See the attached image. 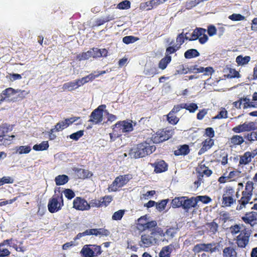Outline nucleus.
I'll list each match as a JSON object with an SVG mask.
<instances>
[{"label":"nucleus","mask_w":257,"mask_h":257,"mask_svg":"<svg viewBox=\"0 0 257 257\" xmlns=\"http://www.w3.org/2000/svg\"><path fill=\"white\" fill-rule=\"evenodd\" d=\"M79 117H74L69 118H66L63 121L58 122L55 126L56 132H59L67 128L72 123L76 121Z\"/></svg>","instance_id":"16"},{"label":"nucleus","mask_w":257,"mask_h":257,"mask_svg":"<svg viewBox=\"0 0 257 257\" xmlns=\"http://www.w3.org/2000/svg\"><path fill=\"white\" fill-rule=\"evenodd\" d=\"M188 33H184L183 32L179 34L176 38V45L179 46L180 48L181 46L184 43L185 40H189V37L187 36Z\"/></svg>","instance_id":"30"},{"label":"nucleus","mask_w":257,"mask_h":257,"mask_svg":"<svg viewBox=\"0 0 257 257\" xmlns=\"http://www.w3.org/2000/svg\"><path fill=\"white\" fill-rule=\"evenodd\" d=\"M156 147L147 142L138 144L134 149L135 157L137 158H143L152 154L156 150Z\"/></svg>","instance_id":"3"},{"label":"nucleus","mask_w":257,"mask_h":257,"mask_svg":"<svg viewBox=\"0 0 257 257\" xmlns=\"http://www.w3.org/2000/svg\"><path fill=\"white\" fill-rule=\"evenodd\" d=\"M253 183L250 181H247L245 184L244 189L240 195V198L237 200L238 204L236 207L237 210H241L246 208L248 203H252V202H250V201L253 195Z\"/></svg>","instance_id":"1"},{"label":"nucleus","mask_w":257,"mask_h":257,"mask_svg":"<svg viewBox=\"0 0 257 257\" xmlns=\"http://www.w3.org/2000/svg\"><path fill=\"white\" fill-rule=\"evenodd\" d=\"M203 246L204 251L213 252L217 250V247L214 243H203Z\"/></svg>","instance_id":"45"},{"label":"nucleus","mask_w":257,"mask_h":257,"mask_svg":"<svg viewBox=\"0 0 257 257\" xmlns=\"http://www.w3.org/2000/svg\"><path fill=\"white\" fill-rule=\"evenodd\" d=\"M185 198L183 200L182 208L185 210L186 212H188L189 210L192 208H195L197 206L196 201L195 197H192L188 198L187 196H185Z\"/></svg>","instance_id":"18"},{"label":"nucleus","mask_w":257,"mask_h":257,"mask_svg":"<svg viewBox=\"0 0 257 257\" xmlns=\"http://www.w3.org/2000/svg\"><path fill=\"white\" fill-rule=\"evenodd\" d=\"M244 142L242 137L238 135H234L230 138L228 141V145L230 147L241 145Z\"/></svg>","instance_id":"20"},{"label":"nucleus","mask_w":257,"mask_h":257,"mask_svg":"<svg viewBox=\"0 0 257 257\" xmlns=\"http://www.w3.org/2000/svg\"><path fill=\"white\" fill-rule=\"evenodd\" d=\"M62 89L64 91H72L77 89L74 81H70L65 83L62 86Z\"/></svg>","instance_id":"43"},{"label":"nucleus","mask_w":257,"mask_h":257,"mask_svg":"<svg viewBox=\"0 0 257 257\" xmlns=\"http://www.w3.org/2000/svg\"><path fill=\"white\" fill-rule=\"evenodd\" d=\"M161 0H151L146 2L145 5L148 8L147 10H151L161 4Z\"/></svg>","instance_id":"41"},{"label":"nucleus","mask_w":257,"mask_h":257,"mask_svg":"<svg viewBox=\"0 0 257 257\" xmlns=\"http://www.w3.org/2000/svg\"><path fill=\"white\" fill-rule=\"evenodd\" d=\"M236 202V199L234 197L226 196L222 197V206L223 207H230Z\"/></svg>","instance_id":"29"},{"label":"nucleus","mask_w":257,"mask_h":257,"mask_svg":"<svg viewBox=\"0 0 257 257\" xmlns=\"http://www.w3.org/2000/svg\"><path fill=\"white\" fill-rule=\"evenodd\" d=\"M65 196L69 200H71L75 197V193L70 189H65L63 191Z\"/></svg>","instance_id":"63"},{"label":"nucleus","mask_w":257,"mask_h":257,"mask_svg":"<svg viewBox=\"0 0 257 257\" xmlns=\"http://www.w3.org/2000/svg\"><path fill=\"white\" fill-rule=\"evenodd\" d=\"M12 130L11 125L7 123H2L0 125V145H6L11 143L13 140L15 138V136H10L8 134Z\"/></svg>","instance_id":"8"},{"label":"nucleus","mask_w":257,"mask_h":257,"mask_svg":"<svg viewBox=\"0 0 257 257\" xmlns=\"http://www.w3.org/2000/svg\"><path fill=\"white\" fill-rule=\"evenodd\" d=\"M137 228L140 231H144L147 229L151 230L155 228L157 225V221L152 220L149 221L147 215H145L141 216L138 219V222L136 223Z\"/></svg>","instance_id":"10"},{"label":"nucleus","mask_w":257,"mask_h":257,"mask_svg":"<svg viewBox=\"0 0 257 257\" xmlns=\"http://www.w3.org/2000/svg\"><path fill=\"white\" fill-rule=\"evenodd\" d=\"M151 165L154 168V172L156 173L166 172L168 168V164L163 160H157Z\"/></svg>","instance_id":"17"},{"label":"nucleus","mask_w":257,"mask_h":257,"mask_svg":"<svg viewBox=\"0 0 257 257\" xmlns=\"http://www.w3.org/2000/svg\"><path fill=\"white\" fill-rule=\"evenodd\" d=\"M14 182V180L9 176H5L0 178V186L5 184H12Z\"/></svg>","instance_id":"59"},{"label":"nucleus","mask_w":257,"mask_h":257,"mask_svg":"<svg viewBox=\"0 0 257 257\" xmlns=\"http://www.w3.org/2000/svg\"><path fill=\"white\" fill-rule=\"evenodd\" d=\"M105 108V104L98 106L91 112L89 121L95 124L100 123L103 120V111Z\"/></svg>","instance_id":"11"},{"label":"nucleus","mask_w":257,"mask_h":257,"mask_svg":"<svg viewBox=\"0 0 257 257\" xmlns=\"http://www.w3.org/2000/svg\"><path fill=\"white\" fill-rule=\"evenodd\" d=\"M227 117V111L224 108H222L218 114L213 117L214 119L226 118Z\"/></svg>","instance_id":"62"},{"label":"nucleus","mask_w":257,"mask_h":257,"mask_svg":"<svg viewBox=\"0 0 257 257\" xmlns=\"http://www.w3.org/2000/svg\"><path fill=\"white\" fill-rule=\"evenodd\" d=\"M21 92L22 93L25 92V90L21 91L20 89H15L12 87H9L4 90L1 94L0 102H16L17 101L18 97L23 99L24 96L22 94H19L17 97H13L16 93Z\"/></svg>","instance_id":"5"},{"label":"nucleus","mask_w":257,"mask_h":257,"mask_svg":"<svg viewBox=\"0 0 257 257\" xmlns=\"http://www.w3.org/2000/svg\"><path fill=\"white\" fill-rule=\"evenodd\" d=\"M183 104V106H185L184 107V108L188 110L191 113L194 112L198 108L197 104L195 103H191L189 105L185 103Z\"/></svg>","instance_id":"47"},{"label":"nucleus","mask_w":257,"mask_h":257,"mask_svg":"<svg viewBox=\"0 0 257 257\" xmlns=\"http://www.w3.org/2000/svg\"><path fill=\"white\" fill-rule=\"evenodd\" d=\"M139 39L133 36H125L122 39V42L126 44H129L131 43H133L137 41Z\"/></svg>","instance_id":"55"},{"label":"nucleus","mask_w":257,"mask_h":257,"mask_svg":"<svg viewBox=\"0 0 257 257\" xmlns=\"http://www.w3.org/2000/svg\"><path fill=\"white\" fill-rule=\"evenodd\" d=\"M88 204L90 205V209L91 207L100 208L102 207L101 198L99 200L96 199H92Z\"/></svg>","instance_id":"52"},{"label":"nucleus","mask_w":257,"mask_h":257,"mask_svg":"<svg viewBox=\"0 0 257 257\" xmlns=\"http://www.w3.org/2000/svg\"><path fill=\"white\" fill-rule=\"evenodd\" d=\"M113 132L112 133H109V136L110 139V142H114L116 139L120 137L121 136V134L119 133L118 131L116 128L112 127Z\"/></svg>","instance_id":"51"},{"label":"nucleus","mask_w":257,"mask_h":257,"mask_svg":"<svg viewBox=\"0 0 257 257\" xmlns=\"http://www.w3.org/2000/svg\"><path fill=\"white\" fill-rule=\"evenodd\" d=\"M180 49L177 45L170 46L166 49L165 56H171L170 55L175 53Z\"/></svg>","instance_id":"48"},{"label":"nucleus","mask_w":257,"mask_h":257,"mask_svg":"<svg viewBox=\"0 0 257 257\" xmlns=\"http://www.w3.org/2000/svg\"><path fill=\"white\" fill-rule=\"evenodd\" d=\"M124 214V210H119L115 212L112 216V219L114 220H119L123 217Z\"/></svg>","instance_id":"56"},{"label":"nucleus","mask_w":257,"mask_h":257,"mask_svg":"<svg viewBox=\"0 0 257 257\" xmlns=\"http://www.w3.org/2000/svg\"><path fill=\"white\" fill-rule=\"evenodd\" d=\"M214 140L212 139H206L202 143V147L200 149L198 154L199 155H201L204 153H205L206 151H207L208 150L210 149L211 147L214 145Z\"/></svg>","instance_id":"22"},{"label":"nucleus","mask_w":257,"mask_h":257,"mask_svg":"<svg viewBox=\"0 0 257 257\" xmlns=\"http://www.w3.org/2000/svg\"><path fill=\"white\" fill-rule=\"evenodd\" d=\"M131 8V2L125 0L119 3L116 6V8L119 10H127Z\"/></svg>","instance_id":"49"},{"label":"nucleus","mask_w":257,"mask_h":257,"mask_svg":"<svg viewBox=\"0 0 257 257\" xmlns=\"http://www.w3.org/2000/svg\"><path fill=\"white\" fill-rule=\"evenodd\" d=\"M173 248L174 246L172 243L163 247L159 253V257H170Z\"/></svg>","instance_id":"24"},{"label":"nucleus","mask_w":257,"mask_h":257,"mask_svg":"<svg viewBox=\"0 0 257 257\" xmlns=\"http://www.w3.org/2000/svg\"><path fill=\"white\" fill-rule=\"evenodd\" d=\"M255 123L253 121L245 122L232 128V131L235 133H240L244 132H250L256 129Z\"/></svg>","instance_id":"15"},{"label":"nucleus","mask_w":257,"mask_h":257,"mask_svg":"<svg viewBox=\"0 0 257 257\" xmlns=\"http://www.w3.org/2000/svg\"><path fill=\"white\" fill-rule=\"evenodd\" d=\"M73 208L79 211L89 210L90 205L84 198L76 197L73 201Z\"/></svg>","instance_id":"13"},{"label":"nucleus","mask_w":257,"mask_h":257,"mask_svg":"<svg viewBox=\"0 0 257 257\" xmlns=\"http://www.w3.org/2000/svg\"><path fill=\"white\" fill-rule=\"evenodd\" d=\"M241 103L243 102V107L244 109L250 108V107H256L257 106V104L255 102H250V99L246 97L245 98H241Z\"/></svg>","instance_id":"40"},{"label":"nucleus","mask_w":257,"mask_h":257,"mask_svg":"<svg viewBox=\"0 0 257 257\" xmlns=\"http://www.w3.org/2000/svg\"><path fill=\"white\" fill-rule=\"evenodd\" d=\"M172 60L171 56H165L159 62V68L162 70H164L166 68L168 65L171 62Z\"/></svg>","instance_id":"31"},{"label":"nucleus","mask_w":257,"mask_h":257,"mask_svg":"<svg viewBox=\"0 0 257 257\" xmlns=\"http://www.w3.org/2000/svg\"><path fill=\"white\" fill-rule=\"evenodd\" d=\"M242 220L246 224L252 225L257 220V212L251 211L246 212L243 216L241 217Z\"/></svg>","instance_id":"19"},{"label":"nucleus","mask_w":257,"mask_h":257,"mask_svg":"<svg viewBox=\"0 0 257 257\" xmlns=\"http://www.w3.org/2000/svg\"><path fill=\"white\" fill-rule=\"evenodd\" d=\"M159 73L157 67L152 65L149 68H146L144 70V74L148 77H153Z\"/></svg>","instance_id":"27"},{"label":"nucleus","mask_w":257,"mask_h":257,"mask_svg":"<svg viewBox=\"0 0 257 257\" xmlns=\"http://www.w3.org/2000/svg\"><path fill=\"white\" fill-rule=\"evenodd\" d=\"M206 32V29L202 28H196L190 35V37H189V41L196 40L199 38L200 36H201L202 34L205 33Z\"/></svg>","instance_id":"25"},{"label":"nucleus","mask_w":257,"mask_h":257,"mask_svg":"<svg viewBox=\"0 0 257 257\" xmlns=\"http://www.w3.org/2000/svg\"><path fill=\"white\" fill-rule=\"evenodd\" d=\"M167 121L171 124L175 125L179 121V118L177 117L173 113L170 115V112L167 115Z\"/></svg>","instance_id":"46"},{"label":"nucleus","mask_w":257,"mask_h":257,"mask_svg":"<svg viewBox=\"0 0 257 257\" xmlns=\"http://www.w3.org/2000/svg\"><path fill=\"white\" fill-rule=\"evenodd\" d=\"M58 193H57L56 190H55V194L49 199L48 202V209L51 213L58 212L64 206L63 194L59 190L60 188H58Z\"/></svg>","instance_id":"2"},{"label":"nucleus","mask_w":257,"mask_h":257,"mask_svg":"<svg viewBox=\"0 0 257 257\" xmlns=\"http://www.w3.org/2000/svg\"><path fill=\"white\" fill-rule=\"evenodd\" d=\"M75 172L77 174L79 179H86L91 177L93 174L88 170H85L80 168H75L73 169Z\"/></svg>","instance_id":"21"},{"label":"nucleus","mask_w":257,"mask_h":257,"mask_svg":"<svg viewBox=\"0 0 257 257\" xmlns=\"http://www.w3.org/2000/svg\"><path fill=\"white\" fill-rule=\"evenodd\" d=\"M31 151V148L29 146H21L17 149L19 154H28Z\"/></svg>","instance_id":"60"},{"label":"nucleus","mask_w":257,"mask_h":257,"mask_svg":"<svg viewBox=\"0 0 257 257\" xmlns=\"http://www.w3.org/2000/svg\"><path fill=\"white\" fill-rule=\"evenodd\" d=\"M168 202V199H164L161 200L160 202H156V208L159 211L163 210L164 209H165Z\"/></svg>","instance_id":"57"},{"label":"nucleus","mask_w":257,"mask_h":257,"mask_svg":"<svg viewBox=\"0 0 257 257\" xmlns=\"http://www.w3.org/2000/svg\"><path fill=\"white\" fill-rule=\"evenodd\" d=\"M224 257H236L237 253L235 249L231 247H226L223 250Z\"/></svg>","instance_id":"33"},{"label":"nucleus","mask_w":257,"mask_h":257,"mask_svg":"<svg viewBox=\"0 0 257 257\" xmlns=\"http://www.w3.org/2000/svg\"><path fill=\"white\" fill-rule=\"evenodd\" d=\"M190 153V148L188 145H180L178 149L174 151V154L176 156H186Z\"/></svg>","instance_id":"23"},{"label":"nucleus","mask_w":257,"mask_h":257,"mask_svg":"<svg viewBox=\"0 0 257 257\" xmlns=\"http://www.w3.org/2000/svg\"><path fill=\"white\" fill-rule=\"evenodd\" d=\"M206 226L208 231L212 234H215L218 230V225L214 221L209 223H207Z\"/></svg>","instance_id":"38"},{"label":"nucleus","mask_w":257,"mask_h":257,"mask_svg":"<svg viewBox=\"0 0 257 257\" xmlns=\"http://www.w3.org/2000/svg\"><path fill=\"white\" fill-rule=\"evenodd\" d=\"M102 250L100 245L97 244H85L80 251L83 257H96L101 254Z\"/></svg>","instance_id":"7"},{"label":"nucleus","mask_w":257,"mask_h":257,"mask_svg":"<svg viewBox=\"0 0 257 257\" xmlns=\"http://www.w3.org/2000/svg\"><path fill=\"white\" fill-rule=\"evenodd\" d=\"M245 138L250 142L254 141L257 140V131L254 132L252 131V132L248 134Z\"/></svg>","instance_id":"64"},{"label":"nucleus","mask_w":257,"mask_h":257,"mask_svg":"<svg viewBox=\"0 0 257 257\" xmlns=\"http://www.w3.org/2000/svg\"><path fill=\"white\" fill-rule=\"evenodd\" d=\"M235 191L233 188L231 186H226L223 189L222 197L232 196L234 197Z\"/></svg>","instance_id":"44"},{"label":"nucleus","mask_w":257,"mask_h":257,"mask_svg":"<svg viewBox=\"0 0 257 257\" xmlns=\"http://www.w3.org/2000/svg\"><path fill=\"white\" fill-rule=\"evenodd\" d=\"M112 127L116 128L120 134L130 132L133 131L132 120L118 121L115 124L113 125Z\"/></svg>","instance_id":"12"},{"label":"nucleus","mask_w":257,"mask_h":257,"mask_svg":"<svg viewBox=\"0 0 257 257\" xmlns=\"http://www.w3.org/2000/svg\"><path fill=\"white\" fill-rule=\"evenodd\" d=\"M250 233L246 229L241 230L236 237V244L239 247L244 248L248 243Z\"/></svg>","instance_id":"14"},{"label":"nucleus","mask_w":257,"mask_h":257,"mask_svg":"<svg viewBox=\"0 0 257 257\" xmlns=\"http://www.w3.org/2000/svg\"><path fill=\"white\" fill-rule=\"evenodd\" d=\"M69 181V177L66 175H59L55 178L57 186L63 185L66 184Z\"/></svg>","instance_id":"28"},{"label":"nucleus","mask_w":257,"mask_h":257,"mask_svg":"<svg viewBox=\"0 0 257 257\" xmlns=\"http://www.w3.org/2000/svg\"><path fill=\"white\" fill-rule=\"evenodd\" d=\"M200 55L199 52L195 49L187 50L184 53V57L186 59H191L197 57Z\"/></svg>","instance_id":"34"},{"label":"nucleus","mask_w":257,"mask_h":257,"mask_svg":"<svg viewBox=\"0 0 257 257\" xmlns=\"http://www.w3.org/2000/svg\"><path fill=\"white\" fill-rule=\"evenodd\" d=\"M173 130L165 128L157 131L154 134L151 138L152 141L155 144H159L170 139L173 135Z\"/></svg>","instance_id":"6"},{"label":"nucleus","mask_w":257,"mask_h":257,"mask_svg":"<svg viewBox=\"0 0 257 257\" xmlns=\"http://www.w3.org/2000/svg\"><path fill=\"white\" fill-rule=\"evenodd\" d=\"M84 135V131L80 130L76 133H73L69 136V138L75 141H77Z\"/></svg>","instance_id":"61"},{"label":"nucleus","mask_w":257,"mask_h":257,"mask_svg":"<svg viewBox=\"0 0 257 257\" xmlns=\"http://www.w3.org/2000/svg\"><path fill=\"white\" fill-rule=\"evenodd\" d=\"M195 198L196 201V205L199 201H201L204 204H207L211 201V199L209 196L206 195L198 196L197 197H195Z\"/></svg>","instance_id":"50"},{"label":"nucleus","mask_w":257,"mask_h":257,"mask_svg":"<svg viewBox=\"0 0 257 257\" xmlns=\"http://www.w3.org/2000/svg\"><path fill=\"white\" fill-rule=\"evenodd\" d=\"M185 197H175L172 200L171 205L173 208L182 207L183 200Z\"/></svg>","instance_id":"37"},{"label":"nucleus","mask_w":257,"mask_h":257,"mask_svg":"<svg viewBox=\"0 0 257 257\" xmlns=\"http://www.w3.org/2000/svg\"><path fill=\"white\" fill-rule=\"evenodd\" d=\"M93 51V58H98L100 57H106L108 55V51L105 49H98L97 48H92Z\"/></svg>","instance_id":"26"},{"label":"nucleus","mask_w":257,"mask_h":257,"mask_svg":"<svg viewBox=\"0 0 257 257\" xmlns=\"http://www.w3.org/2000/svg\"><path fill=\"white\" fill-rule=\"evenodd\" d=\"M90 235H95V228L87 229L83 232L78 233L76 237L74 238V240L79 239L83 236Z\"/></svg>","instance_id":"42"},{"label":"nucleus","mask_w":257,"mask_h":257,"mask_svg":"<svg viewBox=\"0 0 257 257\" xmlns=\"http://www.w3.org/2000/svg\"><path fill=\"white\" fill-rule=\"evenodd\" d=\"M100 198L102 206L105 207L107 206L112 200V197L110 195H105Z\"/></svg>","instance_id":"54"},{"label":"nucleus","mask_w":257,"mask_h":257,"mask_svg":"<svg viewBox=\"0 0 257 257\" xmlns=\"http://www.w3.org/2000/svg\"><path fill=\"white\" fill-rule=\"evenodd\" d=\"M162 232L163 230L161 228L157 227L153 229L150 234H142L141 236V243H140V246L144 247L151 246L154 243L156 242V238L154 236L156 232L161 233Z\"/></svg>","instance_id":"9"},{"label":"nucleus","mask_w":257,"mask_h":257,"mask_svg":"<svg viewBox=\"0 0 257 257\" xmlns=\"http://www.w3.org/2000/svg\"><path fill=\"white\" fill-rule=\"evenodd\" d=\"M250 57L249 56L243 57L242 55H239L236 58V62L239 66H242L247 64L250 61Z\"/></svg>","instance_id":"35"},{"label":"nucleus","mask_w":257,"mask_h":257,"mask_svg":"<svg viewBox=\"0 0 257 257\" xmlns=\"http://www.w3.org/2000/svg\"><path fill=\"white\" fill-rule=\"evenodd\" d=\"M132 178V175L130 174L119 175L116 177L112 183L108 186V191H117L119 188L125 185Z\"/></svg>","instance_id":"4"},{"label":"nucleus","mask_w":257,"mask_h":257,"mask_svg":"<svg viewBox=\"0 0 257 257\" xmlns=\"http://www.w3.org/2000/svg\"><path fill=\"white\" fill-rule=\"evenodd\" d=\"M110 232L106 229L100 228H95V235L97 236L98 235H103L107 236L109 235Z\"/></svg>","instance_id":"53"},{"label":"nucleus","mask_w":257,"mask_h":257,"mask_svg":"<svg viewBox=\"0 0 257 257\" xmlns=\"http://www.w3.org/2000/svg\"><path fill=\"white\" fill-rule=\"evenodd\" d=\"M114 19L113 15H108L104 18L97 19L95 21V26L98 27L103 25L106 22H109Z\"/></svg>","instance_id":"39"},{"label":"nucleus","mask_w":257,"mask_h":257,"mask_svg":"<svg viewBox=\"0 0 257 257\" xmlns=\"http://www.w3.org/2000/svg\"><path fill=\"white\" fill-rule=\"evenodd\" d=\"M228 18L233 21H243L245 17L239 14H233L228 17Z\"/></svg>","instance_id":"58"},{"label":"nucleus","mask_w":257,"mask_h":257,"mask_svg":"<svg viewBox=\"0 0 257 257\" xmlns=\"http://www.w3.org/2000/svg\"><path fill=\"white\" fill-rule=\"evenodd\" d=\"M49 147L48 141H43L40 144H36L33 146V149L36 151H42L47 150Z\"/></svg>","instance_id":"36"},{"label":"nucleus","mask_w":257,"mask_h":257,"mask_svg":"<svg viewBox=\"0 0 257 257\" xmlns=\"http://www.w3.org/2000/svg\"><path fill=\"white\" fill-rule=\"evenodd\" d=\"M251 159L249 154L246 152L243 155L240 156L239 165H246L251 161Z\"/></svg>","instance_id":"32"}]
</instances>
